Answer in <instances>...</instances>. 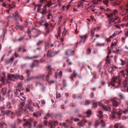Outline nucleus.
<instances>
[{"instance_id":"c85d7f7f","label":"nucleus","mask_w":128,"mask_h":128,"mask_svg":"<svg viewBox=\"0 0 128 128\" xmlns=\"http://www.w3.org/2000/svg\"><path fill=\"white\" fill-rule=\"evenodd\" d=\"M78 8L82 7L84 6V4L80 1L78 3Z\"/></svg>"},{"instance_id":"e2e57ef3","label":"nucleus","mask_w":128,"mask_h":128,"mask_svg":"<svg viewBox=\"0 0 128 128\" xmlns=\"http://www.w3.org/2000/svg\"><path fill=\"white\" fill-rule=\"evenodd\" d=\"M18 78L20 80H22L23 79V76H20L19 75L18 76Z\"/></svg>"},{"instance_id":"13d9d810","label":"nucleus","mask_w":128,"mask_h":128,"mask_svg":"<svg viewBox=\"0 0 128 128\" xmlns=\"http://www.w3.org/2000/svg\"><path fill=\"white\" fill-rule=\"evenodd\" d=\"M42 42L40 40H39L38 42L36 44L38 46Z\"/></svg>"},{"instance_id":"79ce46f5","label":"nucleus","mask_w":128,"mask_h":128,"mask_svg":"<svg viewBox=\"0 0 128 128\" xmlns=\"http://www.w3.org/2000/svg\"><path fill=\"white\" fill-rule=\"evenodd\" d=\"M101 8L103 10H104V11L105 12H110L111 11L110 9L108 8H107L106 9H104V8Z\"/></svg>"},{"instance_id":"774afa93","label":"nucleus","mask_w":128,"mask_h":128,"mask_svg":"<svg viewBox=\"0 0 128 128\" xmlns=\"http://www.w3.org/2000/svg\"><path fill=\"white\" fill-rule=\"evenodd\" d=\"M127 19V18L126 16L124 17L122 19V20L123 21H125Z\"/></svg>"},{"instance_id":"9b49d317","label":"nucleus","mask_w":128,"mask_h":128,"mask_svg":"<svg viewBox=\"0 0 128 128\" xmlns=\"http://www.w3.org/2000/svg\"><path fill=\"white\" fill-rule=\"evenodd\" d=\"M25 104V102H23L21 103V111L24 114H26L28 112L27 110L24 108Z\"/></svg>"},{"instance_id":"2f4dec72","label":"nucleus","mask_w":128,"mask_h":128,"mask_svg":"<svg viewBox=\"0 0 128 128\" xmlns=\"http://www.w3.org/2000/svg\"><path fill=\"white\" fill-rule=\"evenodd\" d=\"M18 98L24 101L26 100V98L22 96H18Z\"/></svg>"},{"instance_id":"6ab92c4d","label":"nucleus","mask_w":128,"mask_h":128,"mask_svg":"<svg viewBox=\"0 0 128 128\" xmlns=\"http://www.w3.org/2000/svg\"><path fill=\"white\" fill-rule=\"evenodd\" d=\"M124 70H122L120 71L122 73V74H123V76L124 78H126L127 79L128 78V72L127 74H124Z\"/></svg>"},{"instance_id":"7c9ffc66","label":"nucleus","mask_w":128,"mask_h":128,"mask_svg":"<svg viewBox=\"0 0 128 128\" xmlns=\"http://www.w3.org/2000/svg\"><path fill=\"white\" fill-rule=\"evenodd\" d=\"M124 90L123 89V88H122L121 90L122 91H125L126 90L127 91H128V89L126 87V85L125 84H124Z\"/></svg>"},{"instance_id":"603ef678","label":"nucleus","mask_w":128,"mask_h":128,"mask_svg":"<svg viewBox=\"0 0 128 128\" xmlns=\"http://www.w3.org/2000/svg\"><path fill=\"white\" fill-rule=\"evenodd\" d=\"M71 6L70 4H68L67 6H66L65 7V8H66V10H68L69 9V8Z\"/></svg>"},{"instance_id":"37998d69","label":"nucleus","mask_w":128,"mask_h":128,"mask_svg":"<svg viewBox=\"0 0 128 128\" xmlns=\"http://www.w3.org/2000/svg\"><path fill=\"white\" fill-rule=\"evenodd\" d=\"M32 30L34 32V33L36 34L38 32V30L35 28H33L32 29Z\"/></svg>"},{"instance_id":"4c0bfd02","label":"nucleus","mask_w":128,"mask_h":128,"mask_svg":"<svg viewBox=\"0 0 128 128\" xmlns=\"http://www.w3.org/2000/svg\"><path fill=\"white\" fill-rule=\"evenodd\" d=\"M28 108L30 111V112H33L34 111L33 108L32 107L29 106V107L26 108Z\"/></svg>"},{"instance_id":"9d476101","label":"nucleus","mask_w":128,"mask_h":128,"mask_svg":"<svg viewBox=\"0 0 128 128\" xmlns=\"http://www.w3.org/2000/svg\"><path fill=\"white\" fill-rule=\"evenodd\" d=\"M65 54L68 56L74 55V52L73 51H72V49H68L66 51Z\"/></svg>"},{"instance_id":"39448f33","label":"nucleus","mask_w":128,"mask_h":128,"mask_svg":"<svg viewBox=\"0 0 128 128\" xmlns=\"http://www.w3.org/2000/svg\"><path fill=\"white\" fill-rule=\"evenodd\" d=\"M44 124L46 126H47L48 123L50 125L51 128L53 127L54 125H56L58 124V122L57 121H54V120L50 121L48 123L46 120H45L44 122Z\"/></svg>"},{"instance_id":"a19ab883","label":"nucleus","mask_w":128,"mask_h":128,"mask_svg":"<svg viewBox=\"0 0 128 128\" xmlns=\"http://www.w3.org/2000/svg\"><path fill=\"white\" fill-rule=\"evenodd\" d=\"M61 30H60V27H59L58 28V34L59 36H60L61 34Z\"/></svg>"},{"instance_id":"f03ea898","label":"nucleus","mask_w":128,"mask_h":128,"mask_svg":"<svg viewBox=\"0 0 128 128\" xmlns=\"http://www.w3.org/2000/svg\"><path fill=\"white\" fill-rule=\"evenodd\" d=\"M50 6V5L49 3H48L44 6L43 8L42 9V11H41V8L40 7H38L37 8V11L38 12L40 13L42 15L46 14L47 13V7L49 8Z\"/></svg>"},{"instance_id":"ea45409f","label":"nucleus","mask_w":128,"mask_h":128,"mask_svg":"<svg viewBox=\"0 0 128 128\" xmlns=\"http://www.w3.org/2000/svg\"><path fill=\"white\" fill-rule=\"evenodd\" d=\"M120 124V123L115 124L114 126V128H118V126Z\"/></svg>"},{"instance_id":"bb28decb","label":"nucleus","mask_w":128,"mask_h":128,"mask_svg":"<svg viewBox=\"0 0 128 128\" xmlns=\"http://www.w3.org/2000/svg\"><path fill=\"white\" fill-rule=\"evenodd\" d=\"M32 101L31 100H28V103L26 104V108L30 106V105L32 103Z\"/></svg>"},{"instance_id":"69168bd1","label":"nucleus","mask_w":128,"mask_h":128,"mask_svg":"<svg viewBox=\"0 0 128 128\" xmlns=\"http://www.w3.org/2000/svg\"><path fill=\"white\" fill-rule=\"evenodd\" d=\"M1 5L4 7H5L6 6V4L5 2H3L2 4Z\"/></svg>"},{"instance_id":"de8ad7c7","label":"nucleus","mask_w":128,"mask_h":128,"mask_svg":"<svg viewBox=\"0 0 128 128\" xmlns=\"http://www.w3.org/2000/svg\"><path fill=\"white\" fill-rule=\"evenodd\" d=\"M11 112V110H8V111H6L4 112V114H8L10 112Z\"/></svg>"},{"instance_id":"6e6552de","label":"nucleus","mask_w":128,"mask_h":128,"mask_svg":"<svg viewBox=\"0 0 128 128\" xmlns=\"http://www.w3.org/2000/svg\"><path fill=\"white\" fill-rule=\"evenodd\" d=\"M100 101V102H98V103L100 106H102L104 110L108 111L111 110V108L110 107L104 106L102 103Z\"/></svg>"},{"instance_id":"58836bf2","label":"nucleus","mask_w":128,"mask_h":128,"mask_svg":"<svg viewBox=\"0 0 128 128\" xmlns=\"http://www.w3.org/2000/svg\"><path fill=\"white\" fill-rule=\"evenodd\" d=\"M30 86L29 85L27 86V88H26V90L27 92H29L30 91Z\"/></svg>"},{"instance_id":"0eeeda50","label":"nucleus","mask_w":128,"mask_h":128,"mask_svg":"<svg viewBox=\"0 0 128 128\" xmlns=\"http://www.w3.org/2000/svg\"><path fill=\"white\" fill-rule=\"evenodd\" d=\"M120 10H121L120 14L122 16L126 15L128 12V9H125L121 7L119 8Z\"/></svg>"},{"instance_id":"8fccbe9b","label":"nucleus","mask_w":128,"mask_h":128,"mask_svg":"<svg viewBox=\"0 0 128 128\" xmlns=\"http://www.w3.org/2000/svg\"><path fill=\"white\" fill-rule=\"evenodd\" d=\"M113 67H110L109 68L108 71L109 72L111 73L112 71Z\"/></svg>"},{"instance_id":"423d86ee","label":"nucleus","mask_w":128,"mask_h":128,"mask_svg":"<svg viewBox=\"0 0 128 128\" xmlns=\"http://www.w3.org/2000/svg\"><path fill=\"white\" fill-rule=\"evenodd\" d=\"M118 100V99L116 97L110 99V100L112 102L113 106H118L119 104V103L117 102Z\"/></svg>"},{"instance_id":"e433bc0d","label":"nucleus","mask_w":128,"mask_h":128,"mask_svg":"<svg viewBox=\"0 0 128 128\" xmlns=\"http://www.w3.org/2000/svg\"><path fill=\"white\" fill-rule=\"evenodd\" d=\"M5 76H4L2 77H1L0 79V81L2 82H3L5 79Z\"/></svg>"},{"instance_id":"4468645a","label":"nucleus","mask_w":128,"mask_h":128,"mask_svg":"<svg viewBox=\"0 0 128 128\" xmlns=\"http://www.w3.org/2000/svg\"><path fill=\"white\" fill-rule=\"evenodd\" d=\"M8 78L11 80L14 81L15 79V77L14 74H9L8 76Z\"/></svg>"},{"instance_id":"09e8293b","label":"nucleus","mask_w":128,"mask_h":128,"mask_svg":"<svg viewBox=\"0 0 128 128\" xmlns=\"http://www.w3.org/2000/svg\"><path fill=\"white\" fill-rule=\"evenodd\" d=\"M86 113L87 114H92V111L90 110H88L86 112Z\"/></svg>"},{"instance_id":"dca6fc26","label":"nucleus","mask_w":128,"mask_h":128,"mask_svg":"<svg viewBox=\"0 0 128 128\" xmlns=\"http://www.w3.org/2000/svg\"><path fill=\"white\" fill-rule=\"evenodd\" d=\"M45 75L42 74L40 75L36 76V78L40 80H42L45 77Z\"/></svg>"},{"instance_id":"72a5a7b5","label":"nucleus","mask_w":128,"mask_h":128,"mask_svg":"<svg viewBox=\"0 0 128 128\" xmlns=\"http://www.w3.org/2000/svg\"><path fill=\"white\" fill-rule=\"evenodd\" d=\"M34 78H36V77L32 76V77H30L29 78H27L26 80L27 81H29Z\"/></svg>"},{"instance_id":"473e14b6","label":"nucleus","mask_w":128,"mask_h":128,"mask_svg":"<svg viewBox=\"0 0 128 128\" xmlns=\"http://www.w3.org/2000/svg\"><path fill=\"white\" fill-rule=\"evenodd\" d=\"M23 58L25 60H31L32 59V57H30L28 56H24Z\"/></svg>"},{"instance_id":"5701e85b","label":"nucleus","mask_w":128,"mask_h":128,"mask_svg":"<svg viewBox=\"0 0 128 128\" xmlns=\"http://www.w3.org/2000/svg\"><path fill=\"white\" fill-rule=\"evenodd\" d=\"M98 114H97V116H99L100 118H102L103 115L102 113V111L101 110H100L98 111Z\"/></svg>"},{"instance_id":"052dcab7","label":"nucleus","mask_w":128,"mask_h":128,"mask_svg":"<svg viewBox=\"0 0 128 128\" xmlns=\"http://www.w3.org/2000/svg\"><path fill=\"white\" fill-rule=\"evenodd\" d=\"M91 35L92 36V38H93V37L94 38V36L95 35L94 34L93 32H92L91 34Z\"/></svg>"},{"instance_id":"49530a36","label":"nucleus","mask_w":128,"mask_h":128,"mask_svg":"<svg viewBox=\"0 0 128 128\" xmlns=\"http://www.w3.org/2000/svg\"><path fill=\"white\" fill-rule=\"evenodd\" d=\"M103 101L104 102V103H108L109 102V100H107L106 99H103V100H101V101Z\"/></svg>"},{"instance_id":"20e7f679","label":"nucleus","mask_w":128,"mask_h":128,"mask_svg":"<svg viewBox=\"0 0 128 128\" xmlns=\"http://www.w3.org/2000/svg\"><path fill=\"white\" fill-rule=\"evenodd\" d=\"M128 112V108L125 109L124 110L119 109L117 110L114 112V113L116 114L118 116H120L122 115L123 113L125 114Z\"/></svg>"},{"instance_id":"f704fd0d","label":"nucleus","mask_w":128,"mask_h":128,"mask_svg":"<svg viewBox=\"0 0 128 128\" xmlns=\"http://www.w3.org/2000/svg\"><path fill=\"white\" fill-rule=\"evenodd\" d=\"M29 120L30 121L34 123V125L35 126L37 124L36 122V121L35 120H34V119L30 118Z\"/></svg>"},{"instance_id":"c9c22d12","label":"nucleus","mask_w":128,"mask_h":128,"mask_svg":"<svg viewBox=\"0 0 128 128\" xmlns=\"http://www.w3.org/2000/svg\"><path fill=\"white\" fill-rule=\"evenodd\" d=\"M6 106L8 108H11L12 107L11 106V105L10 103L9 102H8L7 103Z\"/></svg>"},{"instance_id":"6e6d98bb","label":"nucleus","mask_w":128,"mask_h":128,"mask_svg":"<svg viewBox=\"0 0 128 128\" xmlns=\"http://www.w3.org/2000/svg\"><path fill=\"white\" fill-rule=\"evenodd\" d=\"M16 114L17 116H20L21 115V114L20 112H18L17 111H16Z\"/></svg>"},{"instance_id":"c03bdc74","label":"nucleus","mask_w":128,"mask_h":128,"mask_svg":"<svg viewBox=\"0 0 128 128\" xmlns=\"http://www.w3.org/2000/svg\"><path fill=\"white\" fill-rule=\"evenodd\" d=\"M103 2L104 4H105L106 5H107V6H108V1L107 0H104L103 1Z\"/></svg>"},{"instance_id":"c756f323","label":"nucleus","mask_w":128,"mask_h":128,"mask_svg":"<svg viewBox=\"0 0 128 128\" xmlns=\"http://www.w3.org/2000/svg\"><path fill=\"white\" fill-rule=\"evenodd\" d=\"M105 43H101L99 42H98L96 44V46H103L104 45Z\"/></svg>"},{"instance_id":"f8f14e48","label":"nucleus","mask_w":128,"mask_h":128,"mask_svg":"<svg viewBox=\"0 0 128 128\" xmlns=\"http://www.w3.org/2000/svg\"><path fill=\"white\" fill-rule=\"evenodd\" d=\"M88 117L89 116H87L85 117H82V119L81 120L82 122L81 124H78L79 127H81L84 126V124L86 122V119L85 118L86 117Z\"/></svg>"},{"instance_id":"864d4df0","label":"nucleus","mask_w":128,"mask_h":128,"mask_svg":"<svg viewBox=\"0 0 128 128\" xmlns=\"http://www.w3.org/2000/svg\"><path fill=\"white\" fill-rule=\"evenodd\" d=\"M2 128H6L7 126L4 123L2 124Z\"/></svg>"},{"instance_id":"1a4fd4ad","label":"nucleus","mask_w":128,"mask_h":128,"mask_svg":"<svg viewBox=\"0 0 128 128\" xmlns=\"http://www.w3.org/2000/svg\"><path fill=\"white\" fill-rule=\"evenodd\" d=\"M51 52L50 50H48L47 54L48 56L50 58L54 56L56 54H58V52H55L53 51Z\"/></svg>"},{"instance_id":"cd10ccee","label":"nucleus","mask_w":128,"mask_h":128,"mask_svg":"<svg viewBox=\"0 0 128 128\" xmlns=\"http://www.w3.org/2000/svg\"><path fill=\"white\" fill-rule=\"evenodd\" d=\"M13 92L11 90H9L8 92V94L9 97L10 98L12 97L13 96Z\"/></svg>"},{"instance_id":"3c124183","label":"nucleus","mask_w":128,"mask_h":128,"mask_svg":"<svg viewBox=\"0 0 128 128\" xmlns=\"http://www.w3.org/2000/svg\"><path fill=\"white\" fill-rule=\"evenodd\" d=\"M36 65V64L34 62H32L31 65L30 66L31 67L33 68Z\"/></svg>"},{"instance_id":"4d7b16f0","label":"nucleus","mask_w":128,"mask_h":128,"mask_svg":"<svg viewBox=\"0 0 128 128\" xmlns=\"http://www.w3.org/2000/svg\"><path fill=\"white\" fill-rule=\"evenodd\" d=\"M41 86H42V89H41V90L42 91H44L45 90V87L44 86H43L42 85Z\"/></svg>"},{"instance_id":"ddd939ff","label":"nucleus","mask_w":128,"mask_h":128,"mask_svg":"<svg viewBox=\"0 0 128 128\" xmlns=\"http://www.w3.org/2000/svg\"><path fill=\"white\" fill-rule=\"evenodd\" d=\"M120 60L121 61V64L122 65H124L126 62H127V66H128V59L126 58H125V60Z\"/></svg>"},{"instance_id":"a18cd8bd","label":"nucleus","mask_w":128,"mask_h":128,"mask_svg":"<svg viewBox=\"0 0 128 128\" xmlns=\"http://www.w3.org/2000/svg\"><path fill=\"white\" fill-rule=\"evenodd\" d=\"M62 125V126H63L65 128H67L68 127V125H66V124L64 123H62V124H60V125Z\"/></svg>"},{"instance_id":"338daca9","label":"nucleus","mask_w":128,"mask_h":128,"mask_svg":"<svg viewBox=\"0 0 128 128\" xmlns=\"http://www.w3.org/2000/svg\"><path fill=\"white\" fill-rule=\"evenodd\" d=\"M92 3L94 4L95 5H96L98 4L97 2L95 0H93L92 1Z\"/></svg>"},{"instance_id":"680f3d73","label":"nucleus","mask_w":128,"mask_h":128,"mask_svg":"<svg viewBox=\"0 0 128 128\" xmlns=\"http://www.w3.org/2000/svg\"><path fill=\"white\" fill-rule=\"evenodd\" d=\"M49 32H50L49 30V29H47L46 30L45 33V34L46 35H47L49 34Z\"/></svg>"},{"instance_id":"aec40b11","label":"nucleus","mask_w":128,"mask_h":128,"mask_svg":"<svg viewBox=\"0 0 128 128\" xmlns=\"http://www.w3.org/2000/svg\"><path fill=\"white\" fill-rule=\"evenodd\" d=\"M80 39L82 40H84V42H85L86 39L87 38V36L86 35H84L83 36H80Z\"/></svg>"},{"instance_id":"393cba45","label":"nucleus","mask_w":128,"mask_h":128,"mask_svg":"<svg viewBox=\"0 0 128 128\" xmlns=\"http://www.w3.org/2000/svg\"><path fill=\"white\" fill-rule=\"evenodd\" d=\"M14 57L13 56L11 57L10 59L6 60V61L7 62L6 63V64L10 62H11V61L13 60H14Z\"/></svg>"},{"instance_id":"5fc2aeb1","label":"nucleus","mask_w":128,"mask_h":128,"mask_svg":"<svg viewBox=\"0 0 128 128\" xmlns=\"http://www.w3.org/2000/svg\"><path fill=\"white\" fill-rule=\"evenodd\" d=\"M117 28L120 29V27L119 26H118L116 25L114 27H113L112 28V29L115 28Z\"/></svg>"},{"instance_id":"2eb2a0df","label":"nucleus","mask_w":128,"mask_h":128,"mask_svg":"<svg viewBox=\"0 0 128 128\" xmlns=\"http://www.w3.org/2000/svg\"><path fill=\"white\" fill-rule=\"evenodd\" d=\"M117 77H114L112 78L111 81L110 82V84L113 86H114L115 85V83L116 80H117Z\"/></svg>"},{"instance_id":"412c9836","label":"nucleus","mask_w":128,"mask_h":128,"mask_svg":"<svg viewBox=\"0 0 128 128\" xmlns=\"http://www.w3.org/2000/svg\"><path fill=\"white\" fill-rule=\"evenodd\" d=\"M117 41L116 39H114L112 41V44H111V48H112L113 46L116 45L117 44Z\"/></svg>"},{"instance_id":"f3484780","label":"nucleus","mask_w":128,"mask_h":128,"mask_svg":"<svg viewBox=\"0 0 128 128\" xmlns=\"http://www.w3.org/2000/svg\"><path fill=\"white\" fill-rule=\"evenodd\" d=\"M41 113L40 112H37L36 113H34L33 114V115L35 117H39L40 116Z\"/></svg>"},{"instance_id":"7ed1b4c3","label":"nucleus","mask_w":128,"mask_h":128,"mask_svg":"<svg viewBox=\"0 0 128 128\" xmlns=\"http://www.w3.org/2000/svg\"><path fill=\"white\" fill-rule=\"evenodd\" d=\"M95 123V126L96 127L99 125L100 126L101 128H102L106 126L103 120L100 119L98 120Z\"/></svg>"},{"instance_id":"4be33fe9","label":"nucleus","mask_w":128,"mask_h":128,"mask_svg":"<svg viewBox=\"0 0 128 128\" xmlns=\"http://www.w3.org/2000/svg\"><path fill=\"white\" fill-rule=\"evenodd\" d=\"M62 71H60L59 74H58L57 72H56L55 73V76L56 78H57L58 75L60 78L62 75Z\"/></svg>"},{"instance_id":"bf43d9fd","label":"nucleus","mask_w":128,"mask_h":128,"mask_svg":"<svg viewBox=\"0 0 128 128\" xmlns=\"http://www.w3.org/2000/svg\"><path fill=\"white\" fill-rule=\"evenodd\" d=\"M42 4H41L40 3V4H36V6L40 8L42 6Z\"/></svg>"},{"instance_id":"0e129e2a","label":"nucleus","mask_w":128,"mask_h":128,"mask_svg":"<svg viewBox=\"0 0 128 128\" xmlns=\"http://www.w3.org/2000/svg\"><path fill=\"white\" fill-rule=\"evenodd\" d=\"M10 128H16V126L14 125H11L10 126Z\"/></svg>"},{"instance_id":"a211bd4d","label":"nucleus","mask_w":128,"mask_h":128,"mask_svg":"<svg viewBox=\"0 0 128 128\" xmlns=\"http://www.w3.org/2000/svg\"><path fill=\"white\" fill-rule=\"evenodd\" d=\"M39 2V3L42 4V5L44 4L46 5L49 3L46 0H40Z\"/></svg>"},{"instance_id":"a878e982","label":"nucleus","mask_w":128,"mask_h":128,"mask_svg":"<svg viewBox=\"0 0 128 128\" xmlns=\"http://www.w3.org/2000/svg\"><path fill=\"white\" fill-rule=\"evenodd\" d=\"M25 126H26L28 127H30L32 126V124L29 122L26 121L24 124Z\"/></svg>"},{"instance_id":"b1692460","label":"nucleus","mask_w":128,"mask_h":128,"mask_svg":"<svg viewBox=\"0 0 128 128\" xmlns=\"http://www.w3.org/2000/svg\"><path fill=\"white\" fill-rule=\"evenodd\" d=\"M7 89L6 88H3L1 90V92L4 95L5 94L6 92Z\"/></svg>"},{"instance_id":"f257e3e1","label":"nucleus","mask_w":128,"mask_h":128,"mask_svg":"<svg viewBox=\"0 0 128 128\" xmlns=\"http://www.w3.org/2000/svg\"><path fill=\"white\" fill-rule=\"evenodd\" d=\"M118 13V10L116 9L113 10L112 13L110 14L107 13H106L105 14L107 17L109 18L108 20L109 26H112L114 24L121 22L120 19L118 17L116 16L114 18H113V14L115 15Z\"/></svg>"}]
</instances>
